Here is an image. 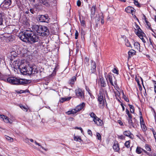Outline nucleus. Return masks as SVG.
<instances>
[{
	"mask_svg": "<svg viewBox=\"0 0 156 156\" xmlns=\"http://www.w3.org/2000/svg\"><path fill=\"white\" fill-rule=\"evenodd\" d=\"M19 36L23 41L31 44L38 42L39 40L38 35L30 30H26L21 32Z\"/></svg>",
	"mask_w": 156,
	"mask_h": 156,
	"instance_id": "nucleus-1",
	"label": "nucleus"
},
{
	"mask_svg": "<svg viewBox=\"0 0 156 156\" xmlns=\"http://www.w3.org/2000/svg\"><path fill=\"white\" fill-rule=\"evenodd\" d=\"M33 29L38 33L40 36H45L49 34L48 28L44 26L35 25L33 26Z\"/></svg>",
	"mask_w": 156,
	"mask_h": 156,
	"instance_id": "nucleus-2",
	"label": "nucleus"
},
{
	"mask_svg": "<svg viewBox=\"0 0 156 156\" xmlns=\"http://www.w3.org/2000/svg\"><path fill=\"white\" fill-rule=\"evenodd\" d=\"M18 62L17 60H15L14 62V65H15V66L17 65L20 69H22L21 71H23V72H25L26 74L28 75L32 74L34 69V68L30 66L25 67L23 64H20L17 62Z\"/></svg>",
	"mask_w": 156,
	"mask_h": 156,
	"instance_id": "nucleus-3",
	"label": "nucleus"
},
{
	"mask_svg": "<svg viewBox=\"0 0 156 156\" xmlns=\"http://www.w3.org/2000/svg\"><path fill=\"white\" fill-rule=\"evenodd\" d=\"M7 81L14 85L24 84L27 83V81L25 80H19L15 77H9L7 79Z\"/></svg>",
	"mask_w": 156,
	"mask_h": 156,
	"instance_id": "nucleus-4",
	"label": "nucleus"
},
{
	"mask_svg": "<svg viewBox=\"0 0 156 156\" xmlns=\"http://www.w3.org/2000/svg\"><path fill=\"white\" fill-rule=\"evenodd\" d=\"M105 94L108 96L107 92L106 90H104L103 88H101L99 93L98 95V100L99 102L100 105H103L104 104V98Z\"/></svg>",
	"mask_w": 156,
	"mask_h": 156,
	"instance_id": "nucleus-5",
	"label": "nucleus"
},
{
	"mask_svg": "<svg viewBox=\"0 0 156 156\" xmlns=\"http://www.w3.org/2000/svg\"><path fill=\"white\" fill-rule=\"evenodd\" d=\"M134 29L135 33L142 40L144 43H146V41L144 38V36L145 35V34L136 23L135 24Z\"/></svg>",
	"mask_w": 156,
	"mask_h": 156,
	"instance_id": "nucleus-6",
	"label": "nucleus"
},
{
	"mask_svg": "<svg viewBox=\"0 0 156 156\" xmlns=\"http://www.w3.org/2000/svg\"><path fill=\"white\" fill-rule=\"evenodd\" d=\"M12 0H4L0 5V7L3 10L8 9L11 4Z\"/></svg>",
	"mask_w": 156,
	"mask_h": 156,
	"instance_id": "nucleus-7",
	"label": "nucleus"
},
{
	"mask_svg": "<svg viewBox=\"0 0 156 156\" xmlns=\"http://www.w3.org/2000/svg\"><path fill=\"white\" fill-rule=\"evenodd\" d=\"M49 18L47 15H39L37 17V20L41 22L48 23Z\"/></svg>",
	"mask_w": 156,
	"mask_h": 156,
	"instance_id": "nucleus-8",
	"label": "nucleus"
},
{
	"mask_svg": "<svg viewBox=\"0 0 156 156\" xmlns=\"http://www.w3.org/2000/svg\"><path fill=\"white\" fill-rule=\"evenodd\" d=\"M76 96L79 98L83 99L85 97L83 91L80 88H78L75 90Z\"/></svg>",
	"mask_w": 156,
	"mask_h": 156,
	"instance_id": "nucleus-9",
	"label": "nucleus"
},
{
	"mask_svg": "<svg viewBox=\"0 0 156 156\" xmlns=\"http://www.w3.org/2000/svg\"><path fill=\"white\" fill-rule=\"evenodd\" d=\"M98 84L100 86L101 88H103L106 86V83L105 81V79L102 77H100L98 81Z\"/></svg>",
	"mask_w": 156,
	"mask_h": 156,
	"instance_id": "nucleus-10",
	"label": "nucleus"
},
{
	"mask_svg": "<svg viewBox=\"0 0 156 156\" xmlns=\"http://www.w3.org/2000/svg\"><path fill=\"white\" fill-rule=\"evenodd\" d=\"M96 64L95 62L92 61L91 63V67L90 69L91 73H95L96 72Z\"/></svg>",
	"mask_w": 156,
	"mask_h": 156,
	"instance_id": "nucleus-11",
	"label": "nucleus"
},
{
	"mask_svg": "<svg viewBox=\"0 0 156 156\" xmlns=\"http://www.w3.org/2000/svg\"><path fill=\"white\" fill-rule=\"evenodd\" d=\"M125 10L127 13H131L133 15V12H134L135 10L131 6H128L125 9Z\"/></svg>",
	"mask_w": 156,
	"mask_h": 156,
	"instance_id": "nucleus-12",
	"label": "nucleus"
},
{
	"mask_svg": "<svg viewBox=\"0 0 156 156\" xmlns=\"http://www.w3.org/2000/svg\"><path fill=\"white\" fill-rule=\"evenodd\" d=\"M96 8L95 5H93L91 8L90 16L91 18L94 17L95 16Z\"/></svg>",
	"mask_w": 156,
	"mask_h": 156,
	"instance_id": "nucleus-13",
	"label": "nucleus"
},
{
	"mask_svg": "<svg viewBox=\"0 0 156 156\" xmlns=\"http://www.w3.org/2000/svg\"><path fill=\"white\" fill-rule=\"evenodd\" d=\"M85 106V104L83 102L81 104L77 105L75 108L76 109L77 112H79Z\"/></svg>",
	"mask_w": 156,
	"mask_h": 156,
	"instance_id": "nucleus-14",
	"label": "nucleus"
},
{
	"mask_svg": "<svg viewBox=\"0 0 156 156\" xmlns=\"http://www.w3.org/2000/svg\"><path fill=\"white\" fill-rule=\"evenodd\" d=\"M123 133L124 135L129 137L130 138L132 139L133 137V134L129 131H125Z\"/></svg>",
	"mask_w": 156,
	"mask_h": 156,
	"instance_id": "nucleus-15",
	"label": "nucleus"
},
{
	"mask_svg": "<svg viewBox=\"0 0 156 156\" xmlns=\"http://www.w3.org/2000/svg\"><path fill=\"white\" fill-rule=\"evenodd\" d=\"M95 124L98 126H101L103 124L102 121L98 117V119H96L95 120V121H94Z\"/></svg>",
	"mask_w": 156,
	"mask_h": 156,
	"instance_id": "nucleus-16",
	"label": "nucleus"
},
{
	"mask_svg": "<svg viewBox=\"0 0 156 156\" xmlns=\"http://www.w3.org/2000/svg\"><path fill=\"white\" fill-rule=\"evenodd\" d=\"M37 1L40 4L43 5L47 6L49 5V4L47 0H37Z\"/></svg>",
	"mask_w": 156,
	"mask_h": 156,
	"instance_id": "nucleus-17",
	"label": "nucleus"
},
{
	"mask_svg": "<svg viewBox=\"0 0 156 156\" xmlns=\"http://www.w3.org/2000/svg\"><path fill=\"white\" fill-rule=\"evenodd\" d=\"M76 80V77L73 76L69 81V84L73 85L74 84Z\"/></svg>",
	"mask_w": 156,
	"mask_h": 156,
	"instance_id": "nucleus-18",
	"label": "nucleus"
},
{
	"mask_svg": "<svg viewBox=\"0 0 156 156\" xmlns=\"http://www.w3.org/2000/svg\"><path fill=\"white\" fill-rule=\"evenodd\" d=\"M134 45L135 48L137 50L140 51V44L138 42H135L134 44Z\"/></svg>",
	"mask_w": 156,
	"mask_h": 156,
	"instance_id": "nucleus-19",
	"label": "nucleus"
},
{
	"mask_svg": "<svg viewBox=\"0 0 156 156\" xmlns=\"http://www.w3.org/2000/svg\"><path fill=\"white\" fill-rule=\"evenodd\" d=\"M71 98V97H69L67 98H62L60 100V102L63 103L65 101H67L69 100Z\"/></svg>",
	"mask_w": 156,
	"mask_h": 156,
	"instance_id": "nucleus-20",
	"label": "nucleus"
},
{
	"mask_svg": "<svg viewBox=\"0 0 156 156\" xmlns=\"http://www.w3.org/2000/svg\"><path fill=\"white\" fill-rule=\"evenodd\" d=\"M136 51L133 50H131L128 52L129 57L131 58L133 55H135L136 53Z\"/></svg>",
	"mask_w": 156,
	"mask_h": 156,
	"instance_id": "nucleus-21",
	"label": "nucleus"
},
{
	"mask_svg": "<svg viewBox=\"0 0 156 156\" xmlns=\"http://www.w3.org/2000/svg\"><path fill=\"white\" fill-rule=\"evenodd\" d=\"M5 13L4 12H0V25L2 24L3 19L4 17Z\"/></svg>",
	"mask_w": 156,
	"mask_h": 156,
	"instance_id": "nucleus-22",
	"label": "nucleus"
},
{
	"mask_svg": "<svg viewBox=\"0 0 156 156\" xmlns=\"http://www.w3.org/2000/svg\"><path fill=\"white\" fill-rule=\"evenodd\" d=\"M113 148L115 151H118L119 150V144H114L113 146Z\"/></svg>",
	"mask_w": 156,
	"mask_h": 156,
	"instance_id": "nucleus-23",
	"label": "nucleus"
},
{
	"mask_svg": "<svg viewBox=\"0 0 156 156\" xmlns=\"http://www.w3.org/2000/svg\"><path fill=\"white\" fill-rule=\"evenodd\" d=\"M77 112V111H76V110L75 108V109H73L70 111H69L67 112L66 113L68 115H69L71 114H74Z\"/></svg>",
	"mask_w": 156,
	"mask_h": 156,
	"instance_id": "nucleus-24",
	"label": "nucleus"
},
{
	"mask_svg": "<svg viewBox=\"0 0 156 156\" xmlns=\"http://www.w3.org/2000/svg\"><path fill=\"white\" fill-rule=\"evenodd\" d=\"M74 140L76 141H78L80 142L82 141V140L80 136H74Z\"/></svg>",
	"mask_w": 156,
	"mask_h": 156,
	"instance_id": "nucleus-25",
	"label": "nucleus"
},
{
	"mask_svg": "<svg viewBox=\"0 0 156 156\" xmlns=\"http://www.w3.org/2000/svg\"><path fill=\"white\" fill-rule=\"evenodd\" d=\"M90 115L91 118H93V121H95V120H96V119H98V117L93 112L90 113Z\"/></svg>",
	"mask_w": 156,
	"mask_h": 156,
	"instance_id": "nucleus-26",
	"label": "nucleus"
},
{
	"mask_svg": "<svg viewBox=\"0 0 156 156\" xmlns=\"http://www.w3.org/2000/svg\"><path fill=\"white\" fill-rule=\"evenodd\" d=\"M129 124V127L130 128H132V127H134V126L133 125V121L132 120V119H129L128 120Z\"/></svg>",
	"mask_w": 156,
	"mask_h": 156,
	"instance_id": "nucleus-27",
	"label": "nucleus"
},
{
	"mask_svg": "<svg viewBox=\"0 0 156 156\" xmlns=\"http://www.w3.org/2000/svg\"><path fill=\"white\" fill-rule=\"evenodd\" d=\"M142 150H143V149L140 147H137L136 150V152L138 154H141Z\"/></svg>",
	"mask_w": 156,
	"mask_h": 156,
	"instance_id": "nucleus-28",
	"label": "nucleus"
},
{
	"mask_svg": "<svg viewBox=\"0 0 156 156\" xmlns=\"http://www.w3.org/2000/svg\"><path fill=\"white\" fill-rule=\"evenodd\" d=\"M129 106L130 109V111L131 113H133L134 112V107L133 105L129 104Z\"/></svg>",
	"mask_w": 156,
	"mask_h": 156,
	"instance_id": "nucleus-29",
	"label": "nucleus"
},
{
	"mask_svg": "<svg viewBox=\"0 0 156 156\" xmlns=\"http://www.w3.org/2000/svg\"><path fill=\"white\" fill-rule=\"evenodd\" d=\"M125 44L126 46H127L128 47H131V45L130 44V43L128 39H125Z\"/></svg>",
	"mask_w": 156,
	"mask_h": 156,
	"instance_id": "nucleus-30",
	"label": "nucleus"
},
{
	"mask_svg": "<svg viewBox=\"0 0 156 156\" xmlns=\"http://www.w3.org/2000/svg\"><path fill=\"white\" fill-rule=\"evenodd\" d=\"M108 80L109 81L110 83L111 84V85L112 86H114V84L113 83L112 80V76L111 75H108Z\"/></svg>",
	"mask_w": 156,
	"mask_h": 156,
	"instance_id": "nucleus-31",
	"label": "nucleus"
},
{
	"mask_svg": "<svg viewBox=\"0 0 156 156\" xmlns=\"http://www.w3.org/2000/svg\"><path fill=\"white\" fill-rule=\"evenodd\" d=\"M5 138L7 140H8L10 142H12L13 141V139L9 136H6Z\"/></svg>",
	"mask_w": 156,
	"mask_h": 156,
	"instance_id": "nucleus-32",
	"label": "nucleus"
},
{
	"mask_svg": "<svg viewBox=\"0 0 156 156\" xmlns=\"http://www.w3.org/2000/svg\"><path fill=\"white\" fill-rule=\"evenodd\" d=\"M130 142L129 141H127L125 143V146L127 148H129L130 147Z\"/></svg>",
	"mask_w": 156,
	"mask_h": 156,
	"instance_id": "nucleus-33",
	"label": "nucleus"
},
{
	"mask_svg": "<svg viewBox=\"0 0 156 156\" xmlns=\"http://www.w3.org/2000/svg\"><path fill=\"white\" fill-rule=\"evenodd\" d=\"M114 92L115 94V97L116 98H117V97H119L120 95V93L118 90H116V91H115Z\"/></svg>",
	"mask_w": 156,
	"mask_h": 156,
	"instance_id": "nucleus-34",
	"label": "nucleus"
},
{
	"mask_svg": "<svg viewBox=\"0 0 156 156\" xmlns=\"http://www.w3.org/2000/svg\"><path fill=\"white\" fill-rule=\"evenodd\" d=\"M96 137L98 140H101V136L100 134L98 133H96Z\"/></svg>",
	"mask_w": 156,
	"mask_h": 156,
	"instance_id": "nucleus-35",
	"label": "nucleus"
},
{
	"mask_svg": "<svg viewBox=\"0 0 156 156\" xmlns=\"http://www.w3.org/2000/svg\"><path fill=\"white\" fill-rule=\"evenodd\" d=\"M80 19L81 25L83 26H85V23L84 20H81L80 17Z\"/></svg>",
	"mask_w": 156,
	"mask_h": 156,
	"instance_id": "nucleus-36",
	"label": "nucleus"
},
{
	"mask_svg": "<svg viewBox=\"0 0 156 156\" xmlns=\"http://www.w3.org/2000/svg\"><path fill=\"white\" fill-rule=\"evenodd\" d=\"M145 149L147 151H151V149L149 146L147 144H146L145 145Z\"/></svg>",
	"mask_w": 156,
	"mask_h": 156,
	"instance_id": "nucleus-37",
	"label": "nucleus"
},
{
	"mask_svg": "<svg viewBox=\"0 0 156 156\" xmlns=\"http://www.w3.org/2000/svg\"><path fill=\"white\" fill-rule=\"evenodd\" d=\"M140 125L143 130L144 131H145L146 130V129L145 124H143V125H142V124Z\"/></svg>",
	"mask_w": 156,
	"mask_h": 156,
	"instance_id": "nucleus-38",
	"label": "nucleus"
},
{
	"mask_svg": "<svg viewBox=\"0 0 156 156\" xmlns=\"http://www.w3.org/2000/svg\"><path fill=\"white\" fill-rule=\"evenodd\" d=\"M5 119L4 120H3L6 123H8L9 122V118L8 117H7L6 116L5 118Z\"/></svg>",
	"mask_w": 156,
	"mask_h": 156,
	"instance_id": "nucleus-39",
	"label": "nucleus"
},
{
	"mask_svg": "<svg viewBox=\"0 0 156 156\" xmlns=\"http://www.w3.org/2000/svg\"><path fill=\"white\" fill-rule=\"evenodd\" d=\"M20 107L22 109H24V110H26V112L27 111V108L25 106H23L22 105H20Z\"/></svg>",
	"mask_w": 156,
	"mask_h": 156,
	"instance_id": "nucleus-40",
	"label": "nucleus"
},
{
	"mask_svg": "<svg viewBox=\"0 0 156 156\" xmlns=\"http://www.w3.org/2000/svg\"><path fill=\"white\" fill-rule=\"evenodd\" d=\"M78 35H79V33H78V31L77 30H76V32L75 33V38L76 39H77L78 38Z\"/></svg>",
	"mask_w": 156,
	"mask_h": 156,
	"instance_id": "nucleus-41",
	"label": "nucleus"
},
{
	"mask_svg": "<svg viewBox=\"0 0 156 156\" xmlns=\"http://www.w3.org/2000/svg\"><path fill=\"white\" fill-rule=\"evenodd\" d=\"M87 133L89 135H90L91 136H92V135H93L92 133L90 130L89 129L88 130Z\"/></svg>",
	"mask_w": 156,
	"mask_h": 156,
	"instance_id": "nucleus-42",
	"label": "nucleus"
},
{
	"mask_svg": "<svg viewBox=\"0 0 156 156\" xmlns=\"http://www.w3.org/2000/svg\"><path fill=\"white\" fill-rule=\"evenodd\" d=\"M142 151H143L144 153H146L147 155H148L149 156H152V155L151 154H150L149 153L147 152L146 150L143 149V150H142Z\"/></svg>",
	"mask_w": 156,
	"mask_h": 156,
	"instance_id": "nucleus-43",
	"label": "nucleus"
},
{
	"mask_svg": "<svg viewBox=\"0 0 156 156\" xmlns=\"http://www.w3.org/2000/svg\"><path fill=\"white\" fill-rule=\"evenodd\" d=\"M134 4L137 6V7H140V5L139 3H138V2L137 1H134Z\"/></svg>",
	"mask_w": 156,
	"mask_h": 156,
	"instance_id": "nucleus-44",
	"label": "nucleus"
},
{
	"mask_svg": "<svg viewBox=\"0 0 156 156\" xmlns=\"http://www.w3.org/2000/svg\"><path fill=\"white\" fill-rule=\"evenodd\" d=\"M122 97L124 98V99L127 102H129V99L127 98L126 96L125 95H123V96H122Z\"/></svg>",
	"mask_w": 156,
	"mask_h": 156,
	"instance_id": "nucleus-45",
	"label": "nucleus"
},
{
	"mask_svg": "<svg viewBox=\"0 0 156 156\" xmlns=\"http://www.w3.org/2000/svg\"><path fill=\"white\" fill-rule=\"evenodd\" d=\"M113 73L116 74H118V71L116 69L114 68L112 70Z\"/></svg>",
	"mask_w": 156,
	"mask_h": 156,
	"instance_id": "nucleus-46",
	"label": "nucleus"
},
{
	"mask_svg": "<svg viewBox=\"0 0 156 156\" xmlns=\"http://www.w3.org/2000/svg\"><path fill=\"white\" fill-rule=\"evenodd\" d=\"M81 2L80 0H78L77 2V5L78 6H80L81 5Z\"/></svg>",
	"mask_w": 156,
	"mask_h": 156,
	"instance_id": "nucleus-47",
	"label": "nucleus"
},
{
	"mask_svg": "<svg viewBox=\"0 0 156 156\" xmlns=\"http://www.w3.org/2000/svg\"><path fill=\"white\" fill-rule=\"evenodd\" d=\"M118 138L120 139H123L125 138V137L124 136H123L122 135H121L119 136Z\"/></svg>",
	"mask_w": 156,
	"mask_h": 156,
	"instance_id": "nucleus-48",
	"label": "nucleus"
},
{
	"mask_svg": "<svg viewBox=\"0 0 156 156\" xmlns=\"http://www.w3.org/2000/svg\"><path fill=\"white\" fill-rule=\"evenodd\" d=\"M146 24H147V26L149 28H151L150 27V26H151L150 23L149 22H148L147 21H146Z\"/></svg>",
	"mask_w": 156,
	"mask_h": 156,
	"instance_id": "nucleus-49",
	"label": "nucleus"
},
{
	"mask_svg": "<svg viewBox=\"0 0 156 156\" xmlns=\"http://www.w3.org/2000/svg\"><path fill=\"white\" fill-rule=\"evenodd\" d=\"M37 73V70L36 69H33V74H36Z\"/></svg>",
	"mask_w": 156,
	"mask_h": 156,
	"instance_id": "nucleus-50",
	"label": "nucleus"
},
{
	"mask_svg": "<svg viewBox=\"0 0 156 156\" xmlns=\"http://www.w3.org/2000/svg\"><path fill=\"white\" fill-rule=\"evenodd\" d=\"M5 116L4 115H0V118L1 119H2L3 120H4V119H5Z\"/></svg>",
	"mask_w": 156,
	"mask_h": 156,
	"instance_id": "nucleus-51",
	"label": "nucleus"
},
{
	"mask_svg": "<svg viewBox=\"0 0 156 156\" xmlns=\"http://www.w3.org/2000/svg\"><path fill=\"white\" fill-rule=\"evenodd\" d=\"M16 92L18 94H21V93H24L25 92V91H24L23 90H21L19 91H16Z\"/></svg>",
	"mask_w": 156,
	"mask_h": 156,
	"instance_id": "nucleus-52",
	"label": "nucleus"
},
{
	"mask_svg": "<svg viewBox=\"0 0 156 156\" xmlns=\"http://www.w3.org/2000/svg\"><path fill=\"white\" fill-rule=\"evenodd\" d=\"M149 41H150V44L151 45H153V41L151 40V38H149Z\"/></svg>",
	"mask_w": 156,
	"mask_h": 156,
	"instance_id": "nucleus-53",
	"label": "nucleus"
},
{
	"mask_svg": "<svg viewBox=\"0 0 156 156\" xmlns=\"http://www.w3.org/2000/svg\"><path fill=\"white\" fill-rule=\"evenodd\" d=\"M30 12L32 14H34L35 12V11H34V10L32 9H30Z\"/></svg>",
	"mask_w": 156,
	"mask_h": 156,
	"instance_id": "nucleus-54",
	"label": "nucleus"
},
{
	"mask_svg": "<svg viewBox=\"0 0 156 156\" xmlns=\"http://www.w3.org/2000/svg\"><path fill=\"white\" fill-rule=\"evenodd\" d=\"M127 115L129 118V119H132V116L129 113V114H128Z\"/></svg>",
	"mask_w": 156,
	"mask_h": 156,
	"instance_id": "nucleus-55",
	"label": "nucleus"
},
{
	"mask_svg": "<svg viewBox=\"0 0 156 156\" xmlns=\"http://www.w3.org/2000/svg\"><path fill=\"white\" fill-rule=\"evenodd\" d=\"M118 122L120 125H122V122L120 120H118Z\"/></svg>",
	"mask_w": 156,
	"mask_h": 156,
	"instance_id": "nucleus-56",
	"label": "nucleus"
},
{
	"mask_svg": "<svg viewBox=\"0 0 156 156\" xmlns=\"http://www.w3.org/2000/svg\"><path fill=\"white\" fill-rule=\"evenodd\" d=\"M142 119H143L142 117L141 116L140 117V124H142Z\"/></svg>",
	"mask_w": 156,
	"mask_h": 156,
	"instance_id": "nucleus-57",
	"label": "nucleus"
},
{
	"mask_svg": "<svg viewBox=\"0 0 156 156\" xmlns=\"http://www.w3.org/2000/svg\"><path fill=\"white\" fill-rule=\"evenodd\" d=\"M37 145H38V146H40L43 149L45 150V149H44L43 147L41 146L39 143H37Z\"/></svg>",
	"mask_w": 156,
	"mask_h": 156,
	"instance_id": "nucleus-58",
	"label": "nucleus"
},
{
	"mask_svg": "<svg viewBox=\"0 0 156 156\" xmlns=\"http://www.w3.org/2000/svg\"><path fill=\"white\" fill-rule=\"evenodd\" d=\"M126 113L127 115H128L129 113V111L127 109H126Z\"/></svg>",
	"mask_w": 156,
	"mask_h": 156,
	"instance_id": "nucleus-59",
	"label": "nucleus"
},
{
	"mask_svg": "<svg viewBox=\"0 0 156 156\" xmlns=\"http://www.w3.org/2000/svg\"><path fill=\"white\" fill-rule=\"evenodd\" d=\"M121 105L122 106V110L123 111H124L125 110V107L123 106V105L122 104H121Z\"/></svg>",
	"mask_w": 156,
	"mask_h": 156,
	"instance_id": "nucleus-60",
	"label": "nucleus"
},
{
	"mask_svg": "<svg viewBox=\"0 0 156 156\" xmlns=\"http://www.w3.org/2000/svg\"><path fill=\"white\" fill-rule=\"evenodd\" d=\"M154 91L156 93V83H155V85L154 86Z\"/></svg>",
	"mask_w": 156,
	"mask_h": 156,
	"instance_id": "nucleus-61",
	"label": "nucleus"
},
{
	"mask_svg": "<svg viewBox=\"0 0 156 156\" xmlns=\"http://www.w3.org/2000/svg\"><path fill=\"white\" fill-rule=\"evenodd\" d=\"M153 133L154 135V136L156 135V133L155 131H153Z\"/></svg>",
	"mask_w": 156,
	"mask_h": 156,
	"instance_id": "nucleus-62",
	"label": "nucleus"
},
{
	"mask_svg": "<svg viewBox=\"0 0 156 156\" xmlns=\"http://www.w3.org/2000/svg\"><path fill=\"white\" fill-rule=\"evenodd\" d=\"M101 23L102 24H103L104 23V20L102 18H101Z\"/></svg>",
	"mask_w": 156,
	"mask_h": 156,
	"instance_id": "nucleus-63",
	"label": "nucleus"
},
{
	"mask_svg": "<svg viewBox=\"0 0 156 156\" xmlns=\"http://www.w3.org/2000/svg\"><path fill=\"white\" fill-rule=\"evenodd\" d=\"M75 129H80V127H76L75 128Z\"/></svg>",
	"mask_w": 156,
	"mask_h": 156,
	"instance_id": "nucleus-64",
	"label": "nucleus"
}]
</instances>
